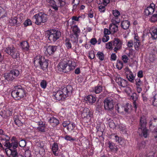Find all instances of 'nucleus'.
<instances>
[{
	"label": "nucleus",
	"instance_id": "1",
	"mask_svg": "<svg viewBox=\"0 0 157 157\" xmlns=\"http://www.w3.org/2000/svg\"><path fill=\"white\" fill-rule=\"evenodd\" d=\"M147 124L146 118L144 116H142L140 117V127L138 129V133L139 135L141 136H143L146 138L148 135V130L146 128Z\"/></svg>",
	"mask_w": 157,
	"mask_h": 157
},
{
	"label": "nucleus",
	"instance_id": "2",
	"mask_svg": "<svg viewBox=\"0 0 157 157\" xmlns=\"http://www.w3.org/2000/svg\"><path fill=\"white\" fill-rule=\"evenodd\" d=\"M48 61L44 57L37 56L34 59V63L36 67L39 66L44 71H46L48 66Z\"/></svg>",
	"mask_w": 157,
	"mask_h": 157
},
{
	"label": "nucleus",
	"instance_id": "3",
	"mask_svg": "<svg viewBox=\"0 0 157 157\" xmlns=\"http://www.w3.org/2000/svg\"><path fill=\"white\" fill-rule=\"evenodd\" d=\"M11 94L12 96L16 100H20L25 95V91L20 86H19L15 87V90L12 92Z\"/></svg>",
	"mask_w": 157,
	"mask_h": 157
},
{
	"label": "nucleus",
	"instance_id": "4",
	"mask_svg": "<svg viewBox=\"0 0 157 157\" xmlns=\"http://www.w3.org/2000/svg\"><path fill=\"white\" fill-rule=\"evenodd\" d=\"M48 39L52 42H55L61 36V32L57 30L51 29L47 31Z\"/></svg>",
	"mask_w": 157,
	"mask_h": 157
},
{
	"label": "nucleus",
	"instance_id": "5",
	"mask_svg": "<svg viewBox=\"0 0 157 157\" xmlns=\"http://www.w3.org/2000/svg\"><path fill=\"white\" fill-rule=\"evenodd\" d=\"M33 18L36 20L35 23L37 25H40L41 23L46 22L48 19L47 15L42 13H40L35 15Z\"/></svg>",
	"mask_w": 157,
	"mask_h": 157
},
{
	"label": "nucleus",
	"instance_id": "6",
	"mask_svg": "<svg viewBox=\"0 0 157 157\" xmlns=\"http://www.w3.org/2000/svg\"><path fill=\"white\" fill-rule=\"evenodd\" d=\"M82 116L83 117L84 121L86 122H88V121H90L91 118L93 116V112L89 108H84L82 114Z\"/></svg>",
	"mask_w": 157,
	"mask_h": 157
},
{
	"label": "nucleus",
	"instance_id": "7",
	"mask_svg": "<svg viewBox=\"0 0 157 157\" xmlns=\"http://www.w3.org/2000/svg\"><path fill=\"white\" fill-rule=\"evenodd\" d=\"M59 68H61L63 72H67L70 71L71 70L75 68V67L72 65H68L67 63L61 62H60L59 65Z\"/></svg>",
	"mask_w": 157,
	"mask_h": 157
},
{
	"label": "nucleus",
	"instance_id": "8",
	"mask_svg": "<svg viewBox=\"0 0 157 157\" xmlns=\"http://www.w3.org/2000/svg\"><path fill=\"white\" fill-rule=\"evenodd\" d=\"M105 109L107 110H111L114 107V103L113 100L111 98H106L104 101Z\"/></svg>",
	"mask_w": 157,
	"mask_h": 157
},
{
	"label": "nucleus",
	"instance_id": "9",
	"mask_svg": "<svg viewBox=\"0 0 157 157\" xmlns=\"http://www.w3.org/2000/svg\"><path fill=\"white\" fill-rule=\"evenodd\" d=\"M5 51L13 58L17 59L19 58V54L15 51V48L13 47H8L6 49Z\"/></svg>",
	"mask_w": 157,
	"mask_h": 157
},
{
	"label": "nucleus",
	"instance_id": "10",
	"mask_svg": "<svg viewBox=\"0 0 157 157\" xmlns=\"http://www.w3.org/2000/svg\"><path fill=\"white\" fill-rule=\"evenodd\" d=\"M72 90L73 88L71 85H67L66 87H64L61 91L60 90L61 93L63 96V98L65 99L71 95Z\"/></svg>",
	"mask_w": 157,
	"mask_h": 157
},
{
	"label": "nucleus",
	"instance_id": "11",
	"mask_svg": "<svg viewBox=\"0 0 157 157\" xmlns=\"http://www.w3.org/2000/svg\"><path fill=\"white\" fill-rule=\"evenodd\" d=\"M72 31L74 33L73 35L71 36V40L74 42L78 41V33L80 32V29L76 25H74L72 27Z\"/></svg>",
	"mask_w": 157,
	"mask_h": 157
},
{
	"label": "nucleus",
	"instance_id": "12",
	"mask_svg": "<svg viewBox=\"0 0 157 157\" xmlns=\"http://www.w3.org/2000/svg\"><path fill=\"white\" fill-rule=\"evenodd\" d=\"M122 42L118 38H115L113 42V45L114 46V51L116 52L117 51L120 50L121 48Z\"/></svg>",
	"mask_w": 157,
	"mask_h": 157
},
{
	"label": "nucleus",
	"instance_id": "13",
	"mask_svg": "<svg viewBox=\"0 0 157 157\" xmlns=\"http://www.w3.org/2000/svg\"><path fill=\"white\" fill-rule=\"evenodd\" d=\"M6 152L7 155L9 157H18L20 156L17 149H8L6 151Z\"/></svg>",
	"mask_w": 157,
	"mask_h": 157
},
{
	"label": "nucleus",
	"instance_id": "14",
	"mask_svg": "<svg viewBox=\"0 0 157 157\" xmlns=\"http://www.w3.org/2000/svg\"><path fill=\"white\" fill-rule=\"evenodd\" d=\"M22 17H20L19 18L15 17L13 18L10 20L9 23L11 26H17V25L20 24L21 22Z\"/></svg>",
	"mask_w": 157,
	"mask_h": 157
},
{
	"label": "nucleus",
	"instance_id": "15",
	"mask_svg": "<svg viewBox=\"0 0 157 157\" xmlns=\"http://www.w3.org/2000/svg\"><path fill=\"white\" fill-rule=\"evenodd\" d=\"M151 62H153L157 58V50L156 48L151 49L149 57Z\"/></svg>",
	"mask_w": 157,
	"mask_h": 157
},
{
	"label": "nucleus",
	"instance_id": "16",
	"mask_svg": "<svg viewBox=\"0 0 157 157\" xmlns=\"http://www.w3.org/2000/svg\"><path fill=\"white\" fill-rule=\"evenodd\" d=\"M155 5L154 4H151L150 6L147 7L144 10L145 14L147 16L152 14L155 11Z\"/></svg>",
	"mask_w": 157,
	"mask_h": 157
},
{
	"label": "nucleus",
	"instance_id": "17",
	"mask_svg": "<svg viewBox=\"0 0 157 157\" xmlns=\"http://www.w3.org/2000/svg\"><path fill=\"white\" fill-rule=\"evenodd\" d=\"M149 31L152 38L153 40L156 39L157 38V27H152L150 29Z\"/></svg>",
	"mask_w": 157,
	"mask_h": 157
},
{
	"label": "nucleus",
	"instance_id": "18",
	"mask_svg": "<svg viewBox=\"0 0 157 157\" xmlns=\"http://www.w3.org/2000/svg\"><path fill=\"white\" fill-rule=\"evenodd\" d=\"M21 45L22 50L24 52H27L29 50V45L26 41H24L21 43Z\"/></svg>",
	"mask_w": 157,
	"mask_h": 157
},
{
	"label": "nucleus",
	"instance_id": "19",
	"mask_svg": "<svg viewBox=\"0 0 157 157\" xmlns=\"http://www.w3.org/2000/svg\"><path fill=\"white\" fill-rule=\"evenodd\" d=\"M57 46H49L46 49L48 53L50 55L53 54L56 51Z\"/></svg>",
	"mask_w": 157,
	"mask_h": 157
},
{
	"label": "nucleus",
	"instance_id": "20",
	"mask_svg": "<svg viewBox=\"0 0 157 157\" xmlns=\"http://www.w3.org/2000/svg\"><path fill=\"white\" fill-rule=\"evenodd\" d=\"M3 111L2 110L1 111V112L2 113V115L1 114V115L3 117L5 116H11L12 114V113L11 111H10L8 109H7L6 108V106H3Z\"/></svg>",
	"mask_w": 157,
	"mask_h": 157
},
{
	"label": "nucleus",
	"instance_id": "21",
	"mask_svg": "<svg viewBox=\"0 0 157 157\" xmlns=\"http://www.w3.org/2000/svg\"><path fill=\"white\" fill-rule=\"evenodd\" d=\"M118 26L112 23L109 25V29L112 34L116 33L118 30Z\"/></svg>",
	"mask_w": 157,
	"mask_h": 157
},
{
	"label": "nucleus",
	"instance_id": "22",
	"mask_svg": "<svg viewBox=\"0 0 157 157\" xmlns=\"http://www.w3.org/2000/svg\"><path fill=\"white\" fill-rule=\"evenodd\" d=\"M49 121L53 126H56L59 124L58 120L54 117H52L49 120Z\"/></svg>",
	"mask_w": 157,
	"mask_h": 157
},
{
	"label": "nucleus",
	"instance_id": "23",
	"mask_svg": "<svg viewBox=\"0 0 157 157\" xmlns=\"http://www.w3.org/2000/svg\"><path fill=\"white\" fill-rule=\"evenodd\" d=\"M4 77L5 79L8 81H12L15 78L10 72V73H6L4 74Z\"/></svg>",
	"mask_w": 157,
	"mask_h": 157
},
{
	"label": "nucleus",
	"instance_id": "24",
	"mask_svg": "<svg viewBox=\"0 0 157 157\" xmlns=\"http://www.w3.org/2000/svg\"><path fill=\"white\" fill-rule=\"evenodd\" d=\"M52 149L53 153L54 155L55 156H57L58 155V153L57 151L58 149V147L57 143H55L52 144Z\"/></svg>",
	"mask_w": 157,
	"mask_h": 157
},
{
	"label": "nucleus",
	"instance_id": "25",
	"mask_svg": "<svg viewBox=\"0 0 157 157\" xmlns=\"http://www.w3.org/2000/svg\"><path fill=\"white\" fill-rule=\"evenodd\" d=\"M14 122L15 123L18 127L21 126L23 125V123L19 120L17 116H15L14 117Z\"/></svg>",
	"mask_w": 157,
	"mask_h": 157
},
{
	"label": "nucleus",
	"instance_id": "26",
	"mask_svg": "<svg viewBox=\"0 0 157 157\" xmlns=\"http://www.w3.org/2000/svg\"><path fill=\"white\" fill-rule=\"evenodd\" d=\"M130 25V22L128 21H124L121 23V27L124 29H128Z\"/></svg>",
	"mask_w": 157,
	"mask_h": 157
},
{
	"label": "nucleus",
	"instance_id": "27",
	"mask_svg": "<svg viewBox=\"0 0 157 157\" xmlns=\"http://www.w3.org/2000/svg\"><path fill=\"white\" fill-rule=\"evenodd\" d=\"M55 97L57 100L59 101L62 99H64L63 96L61 93L60 90L57 92L55 95Z\"/></svg>",
	"mask_w": 157,
	"mask_h": 157
},
{
	"label": "nucleus",
	"instance_id": "28",
	"mask_svg": "<svg viewBox=\"0 0 157 157\" xmlns=\"http://www.w3.org/2000/svg\"><path fill=\"white\" fill-rule=\"evenodd\" d=\"M86 98L88 102H89L90 103H91V104L94 103L96 100L95 97L91 95L87 96Z\"/></svg>",
	"mask_w": 157,
	"mask_h": 157
},
{
	"label": "nucleus",
	"instance_id": "29",
	"mask_svg": "<svg viewBox=\"0 0 157 157\" xmlns=\"http://www.w3.org/2000/svg\"><path fill=\"white\" fill-rule=\"evenodd\" d=\"M18 147V143L16 141H14L11 143H10V145L8 147H9V149H16V148Z\"/></svg>",
	"mask_w": 157,
	"mask_h": 157
},
{
	"label": "nucleus",
	"instance_id": "30",
	"mask_svg": "<svg viewBox=\"0 0 157 157\" xmlns=\"http://www.w3.org/2000/svg\"><path fill=\"white\" fill-rule=\"evenodd\" d=\"M3 131L1 129V140H5L6 141L9 140L10 139L9 137L7 135L3 133Z\"/></svg>",
	"mask_w": 157,
	"mask_h": 157
},
{
	"label": "nucleus",
	"instance_id": "31",
	"mask_svg": "<svg viewBox=\"0 0 157 157\" xmlns=\"http://www.w3.org/2000/svg\"><path fill=\"white\" fill-rule=\"evenodd\" d=\"M131 97L133 100V104L134 105V107L136 109L137 108L136 101L138 97L137 95L135 93H133L132 95L131 96Z\"/></svg>",
	"mask_w": 157,
	"mask_h": 157
},
{
	"label": "nucleus",
	"instance_id": "32",
	"mask_svg": "<svg viewBox=\"0 0 157 157\" xmlns=\"http://www.w3.org/2000/svg\"><path fill=\"white\" fill-rule=\"evenodd\" d=\"M157 126V118H153L150 121V127Z\"/></svg>",
	"mask_w": 157,
	"mask_h": 157
},
{
	"label": "nucleus",
	"instance_id": "33",
	"mask_svg": "<svg viewBox=\"0 0 157 157\" xmlns=\"http://www.w3.org/2000/svg\"><path fill=\"white\" fill-rule=\"evenodd\" d=\"M55 2L54 4H59L60 7L64 6L66 4V2L62 0H55Z\"/></svg>",
	"mask_w": 157,
	"mask_h": 157
},
{
	"label": "nucleus",
	"instance_id": "34",
	"mask_svg": "<svg viewBox=\"0 0 157 157\" xmlns=\"http://www.w3.org/2000/svg\"><path fill=\"white\" fill-rule=\"evenodd\" d=\"M115 137L116 141H118L120 145H123L124 144L125 140L123 139L121 137H119L117 136H115Z\"/></svg>",
	"mask_w": 157,
	"mask_h": 157
},
{
	"label": "nucleus",
	"instance_id": "35",
	"mask_svg": "<svg viewBox=\"0 0 157 157\" xmlns=\"http://www.w3.org/2000/svg\"><path fill=\"white\" fill-rule=\"evenodd\" d=\"M129 85L128 81L122 79V80L120 82V84L119 85L123 87H125L128 86Z\"/></svg>",
	"mask_w": 157,
	"mask_h": 157
},
{
	"label": "nucleus",
	"instance_id": "36",
	"mask_svg": "<svg viewBox=\"0 0 157 157\" xmlns=\"http://www.w3.org/2000/svg\"><path fill=\"white\" fill-rule=\"evenodd\" d=\"M5 140H1V147L2 146V145L6 147H8L10 145V143L9 142V140L6 141Z\"/></svg>",
	"mask_w": 157,
	"mask_h": 157
},
{
	"label": "nucleus",
	"instance_id": "37",
	"mask_svg": "<svg viewBox=\"0 0 157 157\" xmlns=\"http://www.w3.org/2000/svg\"><path fill=\"white\" fill-rule=\"evenodd\" d=\"M10 73L13 75L14 78L18 76L20 74L19 71L17 69H13L10 71Z\"/></svg>",
	"mask_w": 157,
	"mask_h": 157
},
{
	"label": "nucleus",
	"instance_id": "38",
	"mask_svg": "<svg viewBox=\"0 0 157 157\" xmlns=\"http://www.w3.org/2000/svg\"><path fill=\"white\" fill-rule=\"evenodd\" d=\"M135 81L136 86H141L143 85V82L140 78H136L135 80Z\"/></svg>",
	"mask_w": 157,
	"mask_h": 157
},
{
	"label": "nucleus",
	"instance_id": "39",
	"mask_svg": "<svg viewBox=\"0 0 157 157\" xmlns=\"http://www.w3.org/2000/svg\"><path fill=\"white\" fill-rule=\"evenodd\" d=\"M112 23L117 25V24L120 23V20L118 17H114L112 19Z\"/></svg>",
	"mask_w": 157,
	"mask_h": 157
},
{
	"label": "nucleus",
	"instance_id": "40",
	"mask_svg": "<svg viewBox=\"0 0 157 157\" xmlns=\"http://www.w3.org/2000/svg\"><path fill=\"white\" fill-rule=\"evenodd\" d=\"M39 131L41 132H45V124H42L40 126H39L37 128Z\"/></svg>",
	"mask_w": 157,
	"mask_h": 157
},
{
	"label": "nucleus",
	"instance_id": "41",
	"mask_svg": "<svg viewBox=\"0 0 157 157\" xmlns=\"http://www.w3.org/2000/svg\"><path fill=\"white\" fill-rule=\"evenodd\" d=\"M75 127V124L74 123H71L70 122V124H69L68 127H67V129L68 131H71L73 130Z\"/></svg>",
	"mask_w": 157,
	"mask_h": 157
},
{
	"label": "nucleus",
	"instance_id": "42",
	"mask_svg": "<svg viewBox=\"0 0 157 157\" xmlns=\"http://www.w3.org/2000/svg\"><path fill=\"white\" fill-rule=\"evenodd\" d=\"M108 144L109 147L110 148V149H111L113 151H114L115 149L116 151H117L118 149L117 148H115V147H116V146L115 145H113V143H112L111 142H109Z\"/></svg>",
	"mask_w": 157,
	"mask_h": 157
},
{
	"label": "nucleus",
	"instance_id": "43",
	"mask_svg": "<svg viewBox=\"0 0 157 157\" xmlns=\"http://www.w3.org/2000/svg\"><path fill=\"white\" fill-rule=\"evenodd\" d=\"M102 87L98 86L95 87L94 92L96 94H99L102 91Z\"/></svg>",
	"mask_w": 157,
	"mask_h": 157
},
{
	"label": "nucleus",
	"instance_id": "44",
	"mask_svg": "<svg viewBox=\"0 0 157 157\" xmlns=\"http://www.w3.org/2000/svg\"><path fill=\"white\" fill-rule=\"evenodd\" d=\"M97 56L100 60H103L104 59V55L102 52H98L97 53Z\"/></svg>",
	"mask_w": 157,
	"mask_h": 157
},
{
	"label": "nucleus",
	"instance_id": "45",
	"mask_svg": "<svg viewBox=\"0 0 157 157\" xmlns=\"http://www.w3.org/2000/svg\"><path fill=\"white\" fill-rule=\"evenodd\" d=\"M127 78L129 81L132 82H133V80L134 78V77L132 73L130 74V75H127Z\"/></svg>",
	"mask_w": 157,
	"mask_h": 157
},
{
	"label": "nucleus",
	"instance_id": "46",
	"mask_svg": "<svg viewBox=\"0 0 157 157\" xmlns=\"http://www.w3.org/2000/svg\"><path fill=\"white\" fill-rule=\"evenodd\" d=\"M24 25L26 27L32 25V22L29 19H27L24 22Z\"/></svg>",
	"mask_w": 157,
	"mask_h": 157
},
{
	"label": "nucleus",
	"instance_id": "47",
	"mask_svg": "<svg viewBox=\"0 0 157 157\" xmlns=\"http://www.w3.org/2000/svg\"><path fill=\"white\" fill-rule=\"evenodd\" d=\"M150 20L152 22H155L157 21V13L153 15L150 19Z\"/></svg>",
	"mask_w": 157,
	"mask_h": 157
},
{
	"label": "nucleus",
	"instance_id": "48",
	"mask_svg": "<svg viewBox=\"0 0 157 157\" xmlns=\"http://www.w3.org/2000/svg\"><path fill=\"white\" fill-rule=\"evenodd\" d=\"M153 98V105L155 106H157V94L155 95Z\"/></svg>",
	"mask_w": 157,
	"mask_h": 157
},
{
	"label": "nucleus",
	"instance_id": "49",
	"mask_svg": "<svg viewBox=\"0 0 157 157\" xmlns=\"http://www.w3.org/2000/svg\"><path fill=\"white\" fill-rule=\"evenodd\" d=\"M19 145L21 147H24L25 146L26 143L25 141L24 140H21L19 142Z\"/></svg>",
	"mask_w": 157,
	"mask_h": 157
},
{
	"label": "nucleus",
	"instance_id": "50",
	"mask_svg": "<svg viewBox=\"0 0 157 157\" xmlns=\"http://www.w3.org/2000/svg\"><path fill=\"white\" fill-rule=\"evenodd\" d=\"M145 146V142L144 141H143L140 143L138 145V147L139 149L144 148Z\"/></svg>",
	"mask_w": 157,
	"mask_h": 157
},
{
	"label": "nucleus",
	"instance_id": "51",
	"mask_svg": "<svg viewBox=\"0 0 157 157\" xmlns=\"http://www.w3.org/2000/svg\"><path fill=\"white\" fill-rule=\"evenodd\" d=\"M123 64L122 62L119 61L116 65V67L119 70H121L123 67Z\"/></svg>",
	"mask_w": 157,
	"mask_h": 157
},
{
	"label": "nucleus",
	"instance_id": "52",
	"mask_svg": "<svg viewBox=\"0 0 157 157\" xmlns=\"http://www.w3.org/2000/svg\"><path fill=\"white\" fill-rule=\"evenodd\" d=\"M31 151L28 149L25 151V157H30L31 156Z\"/></svg>",
	"mask_w": 157,
	"mask_h": 157
},
{
	"label": "nucleus",
	"instance_id": "53",
	"mask_svg": "<svg viewBox=\"0 0 157 157\" xmlns=\"http://www.w3.org/2000/svg\"><path fill=\"white\" fill-rule=\"evenodd\" d=\"M113 13L114 17H118L119 16H120V12L118 11L117 10H113Z\"/></svg>",
	"mask_w": 157,
	"mask_h": 157
},
{
	"label": "nucleus",
	"instance_id": "54",
	"mask_svg": "<svg viewBox=\"0 0 157 157\" xmlns=\"http://www.w3.org/2000/svg\"><path fill=\"white\" fill-rule=\"evenodd\" d=\"M40 86L42 88L44 89L47 86V83L46 81L44 80H42L40 82Z\"/></svg>",
	"mask_w": 157,
	"mask_h": 157
},
{
	"label": "nucleus",
	"instance_id": "55",
	"mask_svg": "<svg viewBox=\"0 0 157 157\" xmlns=\"http://www.w3.org/2000/svg\"><path fill=\"white\" fill-rule=\"evenodd\" d=\"M126 88L125 90V92L128 94H130L131 93V89L130 87L127 86L125 87Z\"/></svg>",
	"mask_w": 157,
	"mask_h": 157
},
{
	"label": "nucleus",
	"instance_id": "56",
	"mask_svg": "<svg viewBox=\"0 0 157 157\" xmlns=\"http://www.w3.org/2000/svg\"><path fill=\"white\" fill-rule=\"evenodd\" d=\"M66 41L65 44L67 48L68 49L71 48V45L69 41H68V39H66Z\"/></svg>",
	"mask_w": 157,
	"mask_h": 157
},
{
	"label": "nucleus",
	"instance_id": "57",
	"mask_svg": "<svg viewBox=\"0 0 157 157\" xmlns=\"http://www.w3.org/2000/svg\"><path fill=\"white\" fill-rule=\"evenodd\" d=\"M122 59L124 63H127L128 60V56L125 55H123L122 56Z\"/></svg>",
	"mask_w": 157,
	"mask_h": 157
},
{
	"label": "nucleus",
	"instance_id": "58",
	"mask_svg": "<svg viewBox=\"0 0 157 157\" xmlns=\"http://www.w3.org/2000/svg\"><path fill=\"white\" fill-rule=\"evenodd\" d=\"M109 39V37L108 35H105L102 38V41L104 42H105L108 41Z\"/></svg>",
	"mask_w": 157,
	"mask_h": 157
},
{
	"label": "nucleus",
	"instance_id": "59",
	"mask_svg": "<svg viewBox=\"0 0 157 157\" xmlns=\"http://www.w3.org/2000/svg\"><path fill=\"white\" fill-rule=\"evenodd\" d=\"M111 33L110 30H109L108 29H105L104 32V34L105 35H108L110 34Z\"/></svg>",
	"mask_w": 157,
	"mask_h": 157
},
{
	"label": "nucleus",
	"instance_id": "60",
	"mask_svg": "<svg viewBox=\"0 0 157 157\" xmlns=\"http://www.w3.org/2000/svg\"><path fill=\"white\" fill-rule=\"evenodd\" d=\"M99 10L101 12H104L105 10V6H100L99 7Z\"/></svg>",
	"mask_w": 157,
	"mask_h": 157
},
{
	"label": "nucleus",
	"instance_id": "61",
	"mask_svg": "<svg viewBox=\"0 0 157 157\" xmlns=\"http://www.w3.org/2000/svg\"><path fill=\"white\" fill-rule=\"evenodd\" d=\"M129 106H130V105L128 104L124 106V111L126 112H128L129 109Z\"/></svg>",
	"mask_w": 157,
	"mask_h": 157
},
{
	"label": "nucleus",
	"instance_id": "62",
	"mask_svg": "<svg viewBox=\"0 0 157 157\" xmlns=\"http://www.w3.org/2000/svg\"><path fill=\"white\" fill-rule=\"evenodd\" d=\"M65 139L67 140H72L74 141L75 140V139L72 138L71 137L68 136H66L65 137Z\"/></svg>",
	"mask_w": 157,
	"mask_h": 157
},
{
	"label": "nucleus",
	"instance_id": "63",
	"mask_svg": "<svg viewBox=\"0 0 157 157\" xmlns=\"http://www.w3.org/2000/svg\"><path fill=\"white\" fill-rule=\"evenodd\" d=\"M97 42V40L96 38H93L91 39L90 43L92 45H94Z\"/></svg>",
	"mask_w": 157,
	"mask_h": 157
},
{
	"label": "nucleus",
	"instance_id": "64",
	"mask_svg": "<svg viewBox=\"0 0 157 157\" xmlns=\"http://www.w3.org/2000/svg\"><path fill=\"white\" fill-rule=\"evenodd\" d=\"M106 48L109 49H110L112 48V44L111 42H109L106 44Z\"/></svg>",
	"mask_w": 157,
	"mask_h": 157
}]
</instances>
